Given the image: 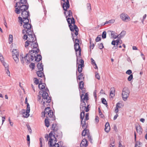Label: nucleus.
<instances>
[{
  "label": "nucleus",
  "instance_id": "f257e3e1",
  "mask_svg": "<svg viewBox=\"0 0 147 147\" xmlns=\"http://www.w3.org/2000/svg\"><path fill=\"white\" fill-rule=\"evenodd\" d=\"M36 40V39L33 40H30L31 42H29V44L27 46H26V41L25 42V47L30 51L29 53L27 54L24 58L22 57L21 59L23 63L24 62L23 61L24 59L26 63L30 62L34 59L35 61L38 62L41 59V56L38 54L39 50Z\"/></svg>",
  "mask_w": 147,
  "mask_h": 147
},
{
  "label": "nucleus",
  "instance_id": "f03ea898",
  "mask_svg": "<svg viewBox=\"0 0 147 147\" xmlns=\"http://www.w3.org/2000/svg\"><path fill=\"white\" fill-rule=\"evenodd\" d=\"M18 18L20 23L23 25V26L25 29L22 30V33L24 34L26 33L27 34H24L23 36V39L25 40H27L26 45V46H27L29 44V42H31L30 41V40L36 39V38L34 34L33 33L31 29V25L29 23V20L28 18H22L21 17H19Z\"/></svg>",
  "mask_w": 147,
  "mask_h": 147
},
{
  "label": "nucleus",
  "instance_id": "7ed1b4c3",
  "mask_svg": "<svg viewBox=\"0 0 147 147\" xmlns=\"http://www.w3.org/2000/svg\"><path fill=\"white\" fill-rule=\"evenodd\" d=\"M26 3V0H20V1L16 4L15 11L17 14L21 12L22 18H28L29 13L27 10L28 7L25 5Z\"/></svg>",
  "mask_w": 147,
  "mask_h": 147
},
{
  "label": "nucleus",
  "instance_id": "20e7f679",
  "mask_svg": "<svg viewBox=\"0 0 147 147\" xmlns=\"http://www.w3.org/2000/svg\"><path fill=\"white\" fill-rule=\"evenodd\" d=\"M39 95L38 96V99H42L40 103L45 107L48 106L49 103L51 102V98L47 93L46 92L41 90L39 92Z\"/></svg>",
  "mask_w": 147,
  "mask_h": 147
},
{
  "label": "nucleus",
  "instance_id": "39448f33",
  "mask_svg": "<svg viewBox=\"0 0 147 147\" xmlns=\"http://www.w3.org/2000/svg\"><path fill=\"white\" fill-rule=\"evenodd\" d=\"M53 132H51L49 134V140L48 144L50 145L51 147H55L56 146L55 145L58 144L59 146L62 145L63 144L62 142H59V143H56L57 139L55 137V136L53 134Z\"/></svg>",
  "mask_w": 147,
  "mask_h": 147
},
{
  "label": "nucleus",
  "instance_id": "423d86ee",
  "mask_svg": "<svg viewBox=\"0 0 147 147\" xmlns=\"http://www.w3.org/2000/svg\"><path fill=\"white\" fill-rule=\"evenodd\" d=\"M64 14L66 16L67 22L69 25H74L75 22L74 19L72 17V13L71 11H65Z\"/></svg>",
  "mask_w": 147,
  "mask_h": 147
},
{
  "label": "nucleus",
  "instance_id": "0eeeda50",
  "mask_svg": "<svg viewBox=\"0 0 147 147\" xmlns=\"http://www.w3.org/2000/svg\"><path fill=\"white\" fill-rule=\"evenodd\" d=\"M89 105H88L87 107H86V104L84 101L81 102L80 106V109L82 112L80 114V116L81 118L82 117H83L85 115L84 111L86 112H88L89 111Z\"/></svg>",
  "mask_w": 147,
  "mask_h": 147
},
{
  "label": "nucleus",
  "instance_id": "6e6552de",
  "mask_svg": "<svg viewBox=\"0 0 147 147\" xmlns=\"http://www.w3.org/2000/svg\"><path fill=\"white\" fill-rule=\"evenodd\" d=\"M80 41L77 39H75L74 45L75 50L76 52L77 57L80 58L81 50L79 46Z\"/></svg>",
  "mask_w": 147,
  "mask_h": 147
},
{
  "label": "nucleus",
  "instance_id": "1a4fd4ad",
  "mask_svg": "<svg viewBox=\"0 0 147 147\" xmlns=\"http://www.w3.org/2000/svg\"><path fill=\"white\" fill-rule=\"evenodd\" d=\"M54 116L53 111L49 107H47L45 109L44 112L42 113V117H46L47 118L48 117L53 118Z\"/></svg>",
  "mask_w": 147,
  "mask_h": 147
},
{
  "label": "nucleus",
  "instance_id": "9d476101",
  "mask_svg": "<svg viewBox=\"0 0 147 147\" xmlns=\"http://www.w3.org/2000/svg\"><path fill=\"white\" fill-rule=\"evenodd\" d=\"M130 92L128 88L125 87L122 90L121 95L123 100L124 101H126L129 96Z\"/></svg>",
  "mask_w": 147,
  "mask_h": 147
},
{
  "label": "nucleus",
  "instance_id": "9b49d317",
  "mask_svg": "<svg viewBox=\"0 0 147 147\" xmlns=\"http://www.w3.org/2000/svg\"><path fill=\"white\" fill-rule=\"evenodd\" d=\"M77 65H78V71L79 73L82 72V67H84V61L80 58L77 57Z\"/></svg>",
  "mask_w": 147,
  "mask_h": 147
},
{
  "label": "nucleus",
  "instance_id": "f8f14e48",
  "mask_svg": "<svg viewBox=\"0 0 147 147\" xmlns=\"http://www.w3.org/2000/svg\"><path fill=\"white\" fill-rule=\"evenodd\" d=\"M30 111V105L29 104H28L27 107L26 108V110L22 109L21 110V113L23 116L25 118H28L30 115L29 114Z\"/></svg>",
  "mask_w": 147,
  "mask_h": 147
},
{
  "label": "nucleus",
  "instance_id": "ddd939ff",
  "mask_svg": "<svg viewBox=\"0 0 147 147\" xmlns=\"http://www.w3.org/2000/svg\"><path fill=\"white\" fill-rule=\"evenodd\" d=\"M12 57L15 61L16 63H18L19 61V52L18 50L16 49H13L12 51Z\"/></svg>",
  "mask_w": 147,
  "mask_h": 147
},
{
  "label": "nucleus",
  "instance_id": "4468645a",
  "mask_svg": "<svg viewBox=\"0 0 147 147\" xmlns=\"http://www.w3.org/2000/svg\"><path fill=\"white\" fill-rule=\"evenodd\" d=\"M120 17L121 19L125 22H127L131 20L130 17L127 14L124 13H121L120 15Z\"/></svg>",
  "mask_w": 147,
  "mask_h": 147
},
{
  "label": "nucleus",
  "instance_id": "2eb2a0df",
  "mask_svg": "<svg viewBox=\"0 0 147 147\" xmlns=\"http://www.w3.org/2000/svg\"><path fill=\"white\" fill-rule=\"evenodd\" d=\"M69 26L71 31L72 32L75 31L74 33L75 35L77 36L78 34V29L77 27L75 24H74V25L70 24L69 25Z\"/></svg>",
  "mask_w": 147,
  "mask_h": 147
},
{
  "label": "nucleus",
  "instance_id": "dca6fc26",
  "mask_svg": "<svg viewBox=\"0 0 147 147\" xmlns=\"http://www.w3.org/2000/svg\"><path fill=\"white\" fill-rule=\"evenodd\" d=\"M42 80V79L40 81V82L38 86V88L40 90L45 89L46 91H47V90H48V89L47 88H46V84L44 83L41 82V80Z\"/></svg>",
  "mask_w": 147,
  "mask_h": 147
},
{
  "label": "nucleus",
  "instance_id": "f3484780",
  "mask_svg": "<svg viewBox=\"0 0 147 147\" xmlns=\"http://www.w3.org/2000/svg\"><path fill=\"white\" fill-rule=\"evenodd\" d=\"M66 0V1H65L63 5V7L64 10H65V11H67V8H69V0Z\"/></svg>",
  "mask_w": 147,
  "mask_h": 147
},
{
  "label": "nucleus",
  "instance_id": "a211bd4d",
  "mask_svg": "<svg viewBox=\"0 0 147 147\" xmlns=\"http://www.w3.org/2000/svg\"><path fill=\"white\" fill-rule=\"evenodd\" d=\"M83 93L81 94V102L84 100H86L87 102V100H88V93H85V95L84 94L85 93L83 92Z\"/></svg>",
  "mask_w": 147,
  "mask_h": 147
},
{
  "label": "nucleus",
  "instance_id": "6ab92c4d",
  "mask_svg": "<svg viewBox=\"0 0 147 147\" xmlns=\"http://www.w3.org/2000/svg\"><path fill=\"white\" fill-rule=\"evenodd\" d=\"M88 145L87 141L85 139H83L80 144L81 147H86Z\"/></svg>",
  "mask_w": 147,
  "mask_h": 147
},
{
  "label": "nucleus",
  "instance_id": "aec40b11",
  "mask_svg": "<svg viewBox=\"0 0 147 147\" xmlns=\"http://www.w3.org/2000/svg\"><path fill=\"white\" fill-rule=\"evenodd\" d=\"M84 118V117H82V118L80 117L81 119V124L82 125V127L85 129L87 127L88 124L87 123H86L85 121H83Z\"/></svg>",
  "mask_w": 147,
  "mask_h": 147
},
{
  "label": "nucleus",
  "instance_id": "412c9836",
  "mask_svg": "<svg viewBox=\"0 0 147 147\" xmlns=\"http://www.w3.org/2000/svg\"><path fill=\"white\" fill-rule=\"evenodd\" d=\"M115 95V90L114 88H112L110 89V96L111 98H113Z\"/></svg>",
  "mask_w": 147,
  "mask_h": 147
},
{
  "label": "nucleus",
  "instance_id": "4be33fe9",
  "mask_svg": "<svg viewBox=\"0 0 147 147\" xmlns=\"http://www.w3.org/2000/svg\"><path fill=\"white\" fill-rule=\"evenodd\" d=\"M84 83L82 81H81L79 83V87L82 90V92L85 93V89L84 88Z\"/></svg>",
  "mask_w": 147,
  "mask_h": 147
},
{
  "label": "nucleus",
  "instance_id": "5701e85b",
  "mask_svg": "<svg viewBox=\"0 0 147 147\" xmlns=\"http://www.w3.org/2000/svg\"><path fill=\"white\" fill-rule=\"evenodd\" d=\"M110 129V127L109 125V123L108 122L105 125V131L108 133L109 132Z\"/></svg>",
  "mask_w": 147,
  "mask_h": 147
},
{
  "label": "nucleus",
  "instance_id": "b1692460",
  "mask_svg": "<svg viewBox=\"0 0 147 147\" xmlns=\"http://www.w3.org/2000/svg\"><path fill=\"white\" fill-rule=\"evenodd\" d=\"M91 63L93 66L94 68L95 69H98V67L95 61L92 58L91 59Z\"/></svg>",
  "mask_w": 147,
  "mask_h": 147
},
{
  "label": "nucleus",
  "instance_id": "393cba45",
  "mask_svg": "<svg viewBox=\"0 0 147 147\" xmlns=\"http://www.w3.org/2000/svg\"><path fill=\"white\" fill-rule=\"evenodd\" d=\"M136 128L137 132L139 133V134H141L142 133V129L140 126H137Z\"/></svg>",
  "mask_w": 147,
  "mask_h": 147
},
{
  "label": "nucleus",
  "instance_id": "a878e982",
  "mask_svg": "<svg viewBox=\"0 0 147 147\" xmlns=\"http://www.w3.org/2000/svg\"><path fill=\"white\" fill-rule=\"evenodd\" d=\"M42 71H43L38 70L37 71L36 74L38 77L42 78L44 76L43 73L42 72Z\"/></svg>",
  "mask_w": 147,
  "mask_h": 147
},
{
  "label": "nucleus",
  "instance_id": "bb28decb",
  "mask_svg": "<svg viewBox=\"0 0 147 147\" xmlns=\"http://www.w3.org/2000/svg\"><path fill=\"white\" fill-rule=\"evenodd\" d=\"M111 32V37L115 39L118 37L116 34L113 31H110Z\"/></svg>",
  "mask_w": 147,
  "mask_h": 147
},
{
  "label": "nucleus",
  "instance_id": "cd10ccee",
  "mask_svg": "<svg viewBox=\"0 0 147 147\" xmlns=\"http://www.w3.org/2000/svg\"><path fill=\"white\" fill-rule=\"evenodd\" d=\"M37 67L38 68V70L43 71V67L42 65V63H39L37 65Z\"/></svg>",
  "mask_w": 147,
  "mask_h": 147
},
{
  "label": "nucleus",
  "instance_id": "c85d7f7f",
  "mask_svg": "<svg viewBox=\"0 0 147 147\" xmlns=\"http://www.w3.org/2000/svg\"><path fill=\"white\" fill-rule=\"evenodd\" d=\"M120 43V40L119 39H117L116 40H113L111 42V44L113 45H117Z\"/></svg>",
  "mask_w": 147,
  "mask_h": 147
},
{
  "label": "nucleus",
  "instance_id": "c756f323",
  "mask_svg": "<svg viewBox=\"0 0 147 147\" xmlns=\"http://www.w3.org/2000/svg\"><path fill=\"white\" fill-rule=\"evenodd\" d=\"M115 21V20L114 19H111L110 20H109L108 21H106L105 24L103 25H104L106 24H112L114 23Z\"/></svg>",
  "mask_w": 147,
  "mask_h": 147
},
{
  "label": "nucleus",
  "instance_id": "7c9ffc66",
  "mask_svg": "<svg viewBox=\"0 0 147 147\" xmlns=\"http://www.w3.org/2000/svg\"><path fill=\"white\" fill-rule=\"evenodd\" d=\"M123 104L121 102H118L117 103L116 107L118 109L121 108L123 106Z\"/></svg>",
  "mask_w": 147,
  "mask_h": 147
},
{
  "label": "nucleus",
  "instance_id": "2f4dec72",
  "mask_svg": "<svg viewBox=\"0 0 147 147\" xmlns=\"http://www.w3.org/2000/svg\"><path fill=\"white\" fill-rule=\"evenodd\" d=\"M9 43L10 44L13 41V36L12 35L10 34L9 35L8 38Z\"/></svg>",
  "mask_w": 147,
  "mask_h": 147
},
{
  "label": "nucleus",
  "instance_id": "473e14b6",
  "mask_svg": "<svg viewBox=\"0 0 147 147\" xmlns=\"http://www.w3.org/2000/svg\"><path fill=\"white\" fill-rule=\"evenodd\" d=\"M40 144V147H42L44 144V140L43 138H39Z\"/></svg>",
  "mask_w": 147,
  "mask_h": 147
},
{
  "label": "nucleus",
  "instance_id": "72a5a7b5",
  "mask_svg": "<svg viewBox=\"0 0 147 147\" xmlns=\"http://www.w3.org/2000/svg\"><path fill=\"white\" fill-rule=\"evenodd\" d=\"M88 131L87 129H85L82 132V135L83 136H85L87 134H88Z\"/></svg>",
  "mask_w": 147,
  "mask_h": 147
},
{
  "label": "nucleus",
  "instance_id": "f704fd0d",
  "mask_svg": "<svg viewBox=\"0 0 147 147\" xmlns=\"http://www.w3.org/2000/svg\"><path fill=\"white\" fill-rule=\"evenodd\" d=\"M87 9L88 11H90L91 10V4L90 3H88L86 5Z\"/></svg>",
  "mask_w": 147,
  "mask_h": 147
},
{
  "label": "nucleus",
  "instance_id": "c9c22d12",
  "mask_svg": "<svg viewBox=\"0 0 147 147\" xmlns=\"http://www.w3.org/2000/svg\"><path fill=\"white\" fill-rule=\"evenodd\" d=\"M45 126L47 127H48L49 125V122L48 121V119H45Z\"/></svg>",
  "mask_w": 147,
  "mask_h": 147
},
{
  "label": "nucleus",
  "instance_id": "e433bc0d",
  "mask_svg": "<svg viewBox=\"0 0 147 147\" xmlns=\"http://www.w3.org/2000/svg\"><path fill=\"white\" fill-rule=\"evenodd\" d=\"M2 63L3 65L5 67V69H7L9 68L8 65L7 63L4 61Z\"/></svg>",
  "mask_w": 147,
  "mask_h": 147
},
{
  "label": "nucleus",
  "instance_id": "4c0bfd02",
  "mask_svg": "<svg viewBox=\"0 0 147 147\" xmlns=\"http://www.w3.org/2000/svg\"><path fill=\"white\" fill-rule=\"evenodd\" d=\"M34 82L35 84L37 85L38 84H39V80L37 78H34Z\"/></svg>",
  "mask_w": 147,
  "mask_h": 147
},
{
  "label": "nucleus",
  "instance_id": "58836bf2",
  "mask_svg": "<svg viewBox=\"0 0 147 147\" xmlns=\"http://www.w3.org/2000/svg\"><path fill=\"white\" fill-rule=\"evenodd\" d=\"M126 32L125 31H123L121 32V33L118 36H119V37L121 36V37H122L125 34Z\"/></svg>",
  "mask_w": 147,
  "mask_h": 147
},
{
  "label": "nucleus",
  "instance_id": "ea45409f",
  "mask_svg": "<svg viewBox=\"0 0 147 147\" xmlns=\"http://www.w3.org/2000/svg\"><path fill=\"white\" fill-rule=\"evenodd\" d=\"M57 125L55 124H53L52 125V129L54 130H57Z\"/></svg>",
  "mask_w": 147,
  "mask_h": 147
},
{
  "label": "nucleus",
  "instance_id": "a19ab883",
  "mask_svg": "<svg viewBox=\"0 0 147 147\" xmlns=\"http://www.w3.org/2000/svg\"><path fill=\"white\" fill-rule=\"evenodd\" d=\"M8 121L11 127H13V123L11 121L10 117H9L8 118Z\"/></svg>",
  "mask_w": 147,
  "mask_h": 147
},
{
  "label": "nucleus",
  "instance_id": "79ce46f5",
  "mask_svg": "<svg viewBox=\"0 0 147 147\" xmlns=\"http://www.w3.org/2000/svg\"><path fill=\"white\" fill-rule=\"evenodd\" d=\"M98 110H99L98 114H99V116H100V117H102V118L104 116L102 114V113L101 112V111L100 110L99 108H98Z\"/></svg>",
  "mask_w": 147,
  "mask_h": 147
},
{
  "label": "nucleus",
  "instance_id": "37998d69",
  "mask_svg": "<svg viewBox=\"0 0 147 147\" xmlns=\"http://www.w3.org/2000/svg\"><path fill=\"white\" fill-rule=\"evenodd\" d=\"M106 36V32L105 31H104L102 34V37L103 38H105Z\"/></svg>",
  "mask_w": 147,
  "mask_h": 147
},
{
  "label": "nucleus",
  "instance_id": "c03bdc74",
  "mask_svg": "<svg viewBox=\"0 0 147 147\" xmlns=\"http://www.w3.org/2000/svg\"><path fill=\"white\" fill-rule=\"evenodd\" d=\"M133 75L131 74L128 78L127 80L129 81H131V80L133 79Z\"/></svg>",
  "mask_w": 147,
  "mask_h": 147
},
{
  "label": "nucleus",
  "instance_id": "a18cd8bd",
  "mask_svg": "<svg viewBox=\"0 0 147 147\" xmlns=\"http://www.w3.org/2000/svg\"><path fill=\"white\" fill-rule=\"evenodd\" d=\"M84 78L83 75L81 74L79 76L78 78L77 79L79 80H83Z\"/></svg>",
  "mask_w": 147,
  "mask_h": 147
},
{
  "label": "nucleus",
  "instance_id": "49530a36",
  "mask_svg": "<svg viewBox=\"0 0 147 147\" xmlns=\"http://www.w3.org/2000/svg\"><path fill=\"white\" fill-rule=\"evenodd\" d=\"M0 60L1 63L4 62V59L1 55V54L0 53Z\"/></svg>",
  "mask_w": 147,
  "mask_h": 147
},
{
  "label": "nucleus",
  "instance_id": "de8ad7c7",
  "mask_svg": "<svg viewBox=\"0 0 147 147\" xmlns=\"http://www.w3.org/2000/svg\"><path fill=\"white\" fill-rule=\"evenodd\" d=\"M102 103L105 105H107V103L106 100L104 98H102Z\"/></svg>",
  "mask_w": 147,
  "mask_h": 147
},
{
  "label": "nucleus",
  "instance_id": "09e8293b",
  "mask_svg": "<svg viewBox=\"0 0 147 147\" xmlns=\"http://www.w3.org/2000/svg\"><path fill=\"white\" fill-rule=\"evenodd\" d=\"M5 71L7 75L8 76H10V73L9 70V68L7 69H5Z\"/></svg>",
  "mask_w": 147,
  "mask_h": 147
},
{
  "label": "nucleus",
  "instance_id": "8fccbe9b",
  "mask_svg": "<svg viewBox=\"0 0 147 147\" xmlns=\"http://www.w3.org/2000/svg\"><path fill=\"white\" fill-rule=\"evenodd\" d=\"M30 67L31 68H32V69H34V64L33 63H31L29 65Z\"/></svg>",
  "mask_w": 147,
  "mask_h": 147
},
{
  "label": "nucleus",
  "instance_id": "3c124183",
  "mask_svg": "<svg viewBox=\"0 0 147 147\" xmlns=\"http://www.w3.org/2000/svg\"><path fill=\"white\" fill-rule=\"evenodd\" d=\"M132 72L131 71V70L129 69L126 71V73L127 74L130 75Z\"/></svg>",
  "mask_w": 147,
  "mask_h": 147
},
{
  "label": "nucleus",
  "instance_id": "603ef678",
  "mask_svg": "<svg viewBox=\"0 0 147 147\" xmlns=\"http://www.w3.org/2000/svg\"><path fill=\"white\" fill-rule=\"evenodd\" d=\"M95 77L96 78L98 79V80H99L100 78V76L99 74L98 73H97L96 72V73Z\"/></svg>",
  "mask_w": 147,
  "mask_h": 147
},
{
  "label": "nucleus",
  "instance_id": "864d4df0",
  "mask_svg": "<svg viewBox=\"0 0 147 147\" xmlns=\"http://www.w3.org/2000/svg\"><path fill=\"white\" fill-rule=\"evenodd\" d=\"M89 115L88 113H87L85 115V118L84 120V121L87 120L89 119Z\"/></svg>",
  "mask_w": 147,
  "mask_h": 147
},
{
  "label": "nucleus",
  "instance_id": "5fc2aeb1",
  "mask_svg": "<svg viewBox=\"0 0 147 147\" xmlns=\"http://www.w3.org/2000/svg\"><path fill=\"white\" fill-rule=\"evenodd\" d=\"M101 39L100 36H98L96 38V42H98Z\"/></svg>",
  "mask_w": 147,
  "mask_h": 147
},
{
  "label": "nucleus",
  "instance_id": "6e6d98bb",
  "mask_svg": "<svg viewBox=\"0 0 147 147\" xmlns=\"http://www.w3.org/2000/svg\"><path fill=\"white\" fill-rule=\"evenodd\" d=\"M110 147H115L114 142H111V143L110 144Z\"/></svg>",
  "mask_w": 147,
  "mask_h": 147
},
{
  "label": "nucleus",
  "instance_id": "4d7b16f0",
  "mask_svg": "<svg viewBox=\"0 0 147 147\" xmlns=\"http://www.w3.org/2000/svg\"><path fill=\"white\" fill-rule=\"evenodd\" d=\"M118 108H117L116 107H115V112L116 113V114H118L117 113H118V112H119V109H118Z\"/></svg>",
  "mask_w": 147,
  "mask_h": 147
},
{
  "label": "nucleus",
  "instance_id": "13d9d810",
  "mask_svg": "<svg viewBox=\"0 0 147 147\" xmlns=\"http://www.w3.org/2000/svg\"><path fill=\"white\" fill-rule=\"evenodd\" d=\"M5 117H2V125L3 124L4 122L5 121Z\"/></svg>",
  "mask_w": 147,
  "mask_h": 147
},
{
  "label": "nucleus",
  "instance_id": "bf43d9fd",
  "mask_svg": "<svg viewBox=\"0 0 147 147\" xmlns=\"http://www.w3.org/2000/svg\"><path fill=\"white\" fill-rule=\"evenodd\" d=\"M118 116V114H116L114 116L113 118V120H115L117 118V117Z\"/></svg>",
  "mask_w": 147,
  "mask_h": 147
},
{
  "label": "nucleus",
  "instance_id": "052dcab7",
  "mask_svg": "<svg viewBox=\"0 0 147 147\" xmlns=\"http://www.w3.org/2000/svg\"><path fill=\"white\" fill-rule=\"evenodd\" d=\"M90 44L91 45L90 46V48L92 49H93L94 46V44H92V45H91V41L90 42Z\"/></svg>",
  "mask_w": 147,
  "mask_h": 147
},
{
  "label": "nucleus",
  "instance_id": "680f3d73",
  "mask_svg": "<svg viewBox=\"0 0 147 147\" xmlns=\"http://www.w3.org/2000/svg\"><path fill=\"white\" fill-rule=\"evenodd\" d=\"M27 140L28 141H29V142L30 141V138L29 136V135H27Z\"/></svg>",
  "mask_w": 147,
  "mask_h": 147
},
{
  "label": "nucleus",
  "instance_id": "e2e57ef3",
  "mask_svg": "<svg viewBox=\"0 0 147 147\" xmlns=\"http://www.w3.org/2000/svg\"><path fill=\"white\" fill-rule=\"evenodd\" d=\"M98 117L96 116V117L95 120L96 122L98 123L99 121Z\"/></svg>",
  "mask_w": 147,
  "mask_h": 147
},
{
  "label": "nucleus",
  "instance_id": "0e129e2a",
  "mask_svg": "<svg viewBox=\"0 0 147 147\" xmlns=\"http://www.w3.org/2000/svg\"><path fill=\"white\" fill-rule=\"evenodd\" d=\"M94 95V96L95 98H96V91L95 90L94 92H93Z\"/></svg>",
  "mask_w": 147,
  "mask_h": 147
},
{
  "label": "nucleus",
  "instance_id": "69168bd1",
  "mask_svg": "<svg viewBox=\"0 0 147 147\" xmlns=\"http://www.w3.org/2000/svg\"><path fill=\"white\" fill-rule=\"evenodd\" d=\"M45 138L46 139L47 141L48 140V138L49 139V136H48L47 134L45 136Z\"/></svg>",
  "mask_w": 147,
  "mask_h": 147
},
{
  "label": "nucleus",
  "instance_id": "338daca9",
  "mask_svg": "<svg viewBox=\"0 0 147 147\" xmlns=\"http://www.w3.org/2000/svg\"><path fill=\"white\" fill-rule=\"evenodd\" d=\"M99 47L100 49H102L103 48V45L102 44H100V45Z\"/></svg>",
  "mask_w": 147,
  "mask_h": 147
},
{
  "label": "nucleus",
  "instance_id": "774afa93",
  "mask_svg": "<svg viewBox=\"0 0 147 147\" xmlns=\"http://www.w3.org/2000/svg\"><path fill=\"white\" fill-rule=\"evenodd\" d=\"M55 146H55V147H63L62 146V145L60 146H59L58 144H57L55 145Z\"/></svg>",
  "mask_w": 147,
  "mask_h": 147
}]
</instances>
